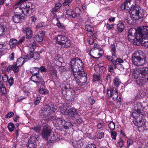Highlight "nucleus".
Returning a JSON list of instances; mask_svg holds the SVG:
<instances>
[{"label": "nucleus", "mask_w": 148, "mask_h": 148, "mask_svg": "<svg viewBox=\"0 0 148 148\" xmlns=\"http://www.w3.org/2000/svg\"><path fill=\"white\" fill-rule=\"evenodd\" d=\"M34 68L35 69L37 70V72H35L34 71L33 72V73H34V74L31 77L30 79L38 85V82H37V74H38L39 73V67H34Z\"/></svg>", "instance_id": "6ab92c4d"}, {"label": "nucleus", "mask_w": 148, "mask_h": 148, "mask_svg": "<svg viewBox=\"0 0 148 148\" xmlns=\"http://www.w3.org/2000/svg\"><path fill=\"white\" fill-rule=\"evenodd\" d=\"M132 58L133 63L136 66H143L145 63V54L140 50H137L134 53Z\"/></svg>", "instance_id": "f03ea898"}, {"label": "nucleus", "mask_w": 148, "mask_h": 148, "mask_svg": "<svg viewBox=\"0 0 148 148\" xmlns=\"http://www.w3.org/2000/svg\"><path fill=\"white\" fill-rule=\"evenodd\" d=\"M35 6H33V7L30 8H25L23 10L21 8H18L17 9L22 12L23 14L25 16H29L32 14L34 10Z\"/></svg>", "instance_id": "ddd939ff"}, {"label": "nucleus", "mask_w": 148, "mask_h": 148, "mask_svg": "<svg viewBox=\"0 0 148 148\" xmlns=\"http://www.w3.org/2000/svg\"><path fill=\"white\" fill-rule=\"evenodd\" d=\"M27 59H26V57L25 58L21 57L17 60L16 64V65H17L18 66H20L26 61V60H25V59L27 60Z\"/></svg>", "instance_id": "393cba45"}, {"label": "nucleus", "mask_w": 148, "mask_h": 148, "mask_svg": "<svg viewBox=\"0 0 148 148\" xmlns=\"http://www.w3.org/2000/svg\"><path fill=\"white\" fill-rule=\"evenodd\" d=\"M135 2V0H126L125 2L126 3L125 4L127 7L126 10L129 11L136 4Z\"/></svg>", "instance_id": "f3484780"}, {"label": "nucleus", "mask_w": 148, "mask_h": 148, "mask_svg": "<svg viewBox=\"0 0 148 148\" xmlns=\"http://www.w3.org/2000/svg\"><path fill=\"white\" fill-rule=\"evenodd\" d=\"M12 70L15 73H16L18 72L19 71V66H18L16 64H13L12 65Z\"/></svg>", "instance_id": "ea45409f"}, {"label": "nucleus", "mask_w": 148, "mask_h": 148, "mask_svg": "<svg viewBox=\"0 0 148 148\" xmlns=\"http://www.w3.org/2000/svg\"><path fill=\"white\" fill-rule=\"evenodd\" d=\"M41 98L40 97H37L34 102V104L36 105H37L40 102Z\"/></svg>", "instance_id": "864d4df0"}, {"label": "nucleus", "mask_w": 148, "mask_h": 148, "mask_svg": "<svg viewBox=\"0 0 148 148\" xmlns=\"http://www.w3.org/2000/svg\"><path fill=\"white\" fill-rule=\"evenodd\" d=\"M104 134V133L103 132H98L97 134V137L98 138L101 139L103 138Z\"/></svg>", "instance_id": "49530a36"}, {"label": "nucleus", "mask_w": 148, "mask_h": 148, "mask_svg": "<svg viewBox=\"0 0 148 148\" xmlns=\"http://www.w3.org/2000/svg\"><path fill=\"white\" fill-rule=\"evenodd\" d=\"M124 29V25L123 23H119L117 25V29L119 32H121L123 31Z\"/></svg>", "instance_id": "c85d7f7f"}, {"label": "nucleus", "mask_w": 148, "mask_h": 148, "mask_svg": "<svg viewBox=\"0 0 148 148\" xmlns=\"http://www.w3.org/2000/svg\"><path fill=\"white\" fill-rule=\"evenodd\" d=\"M127 143V148H128L129 146L131 145H132L133 143V141L131 139L128 138Z\"/></svg>", "instance_id": "13d9d810"}, {"label": "nucleus", "mask_w": 148, "mask_h": 148, "mask_svg": "<svg viewBox=\"0 0 148 148\" xmlns=\"http://www.w3.org/2000/svg\"><path fill=\"white\" fill-rule=\"evenodd\" d=\"M57 43L62 47L67 48L70 46V41L64 36H58L56 38Z\"/></svg>", "instance_id": "1a4fd4ad"}, {"label": "nucleus", "mask_w": 148, "mask_h": 148, "mask_svg": "<svg viewBox=\"0 0 148 148\" xmlns=\"http://www.w3.org/2000/svg\"><path fill=\"white\" fill-rule=\"evenodd\" d=\"M44 27V25L41 23H39L37 24L36 26V29H38L40 27Z\"/></svg>", "instance_id": "0e129e2a"}, {"label": "nucleus", "mask_w": 148, "mask_h": 148, "mask_svg": "<svg viewBox=\"0 0 148 148\" xmlns=\"http://www.w3.org/2000/svg\"><path fill=\"white\" fill-rule=\"evenodd\" d=\"M79 112V110H78L72 108L68 110V114L70 116L72 117H75L77 116H79L78 114Z\"/></svg>", "instance_id": "dca6fc26"}, {"label": "nucleus", "mask_w": 148, "mask_h": 148, "mask_svg": "<svg viewBox=\"0 0 148 148\" xmlns=\"http://www.w3.org/2000/svg\"><path fill=\"white\" fill-rule=\"evenodd\" d=\"M124 144V142L123 139L121 138H120L119 140L117 143L116 145L117 146L121 148L123 146Z\"/></svg>", "instance_id": "c9c22d12"}, {"label": "nucleus", "mask_w": 148, "mask_h": 148, "mask_svg": "<svg viewBox=\"0 0 148 148\" xmlns=\"http://www.w3.org/2000/svg\"><path fill=\"white\" fill-rule=\"evenodd\" d=\"M111 137L114 140L116 139L117 133L113 131H111Z\"/></svg>", "instance_id": "8fccbe9b"}, {"label": "nucleus", "mask_w": 148, "mask_h": 148, "mask_svg": "<svg viewBox=\"0 0 148 148\" xmlns=\"http://www.w3.org/2000/svg\"><path fill=\"white\" fill-rule=\"evenodd\" d=\"M26 8H30L33 7V6H34L33 4L31 3L27 2L26 3Z\"/></svg>", "instance_id": "09e8293b"}, {"label": "nucleus", "mask_w": 148, "mask_h": 148, "mask_svg": "<svg viewBox=\"0 0 148 148\" xmlns=\"http://www.w3.org/2000/svg\"><path fill=\"white\" fill-rule=\"evenodd\" d=\"M144 71L146 73H148V69L145 68H140L138 71H134L133 74L134 78L136 79L137 84L140 86H143L145 83V80L144 79L145 77Z\"/></svg>", "instance_id": "39448f33"}, {"label": "nucleus", "mask_w": 148, "mask_h": 148, "mask_svg": "<svg viewBox=\"0 0 148 148\" xmlns=\"http://www.w3.org/2000/svg\"><path fill=\"white\" fill-rule=\"evenodd\" d=\"M85 148H96V147L94 144H88L87 147Z\"/></svg>", "instance_id": "774afa93"}, {"label": "nucleus", "mask_w": 148, "mask_h": 148, "mask_svg": "<svg viewBox=\"0 0 148 148\" xmlns=\"http://www.w3.org/2000/svg\"><path fill=\"white\" fill-rule=\"evenodd\" d=\"M2 79L4 82H6L8 80V77L7 75H4L2 77Z\"/></svg>", "instance_id": "680f3d73"}, {"label": "nucleus", "mask_w": 148, "mask_h": 148, "mask_svg": "<svg viewBox=\"0 0 148 148\" xmlns=\"http://www.w3.org/2000/svg\"><path fill=\"white\" fill-rule=\"evenodd\" d=\"M38 137L37 136L35 135V134H32L31 136V141L30 142L36 143V141L37 140Z\"/></svg>", "instance_id": "58836bf2"}, {"label": "nucleus", "mask_w": 148, "mask_h": 148, "mask_svg": "<svg viewBox=\"0 0 148 148\" xmlns=\"http://www.w3.org/2000/svg\"><path fill=\"white\" fill-rule=\"evenodd\" d=\"M46 90L44 89L43 88H40L39 90V92L42 94H46Z\"/></svg>", "instance_id": "052dcab7"}, {"label": "nucleus", "mask_w": 148, "mask_h": 148, "mask_svg": "<svg viewBox=\"0 0 148 148\" xmlns=\"http://www.w3.org/2000/svg\"><path fill=\"white\" fill-rule=\"evenodd\" d=\"M23 32L26 33V36L28 39L31 38L33 36V32L31 28L28 27H23L22 29Z\"/></svg>", "instance_id": "2eb2a0df"}, {"label": "nucleus", "mask_w": 148, "mask_h": 148, "mask_svg": "<svg viewBox=\"0 0 148 148\" xmlns=\"http://www.w3.org/2000/svg\"><path fill=\"white\" fill-rule=\"evenodd\" d=\"M73 13L72 10L71 9H68L66 11V13L69 16H71L72 17H74L75 16H73Z\"/></svg>", "instance_id": "c03bdc74"}, {"label": "nucleus", "mask_w": 148, "mask_h": 148, "mask_svg": "<svg viewBox=\"0 0 148 148\" xmlns=\"http://www.w3.org/2000/svg\"><path fill=\"white\" fill-rule=\"evenodd\" d=\"M134 122V124L136 126H138V128L143 127L145 124L144 120H138L137 119H136Z\"/></svg>", "instance_id": "4be33fe9"}, {"label": "nucleus", "mask_w": 148, "mask_h": 148, "mask_svg": "<svg viewBox=\"0 0 148 148\" xmlns=\"http://www.w3.org/2000/svg\"><path fill=\"white\" fill-rule=\"evenodd\" d=\"M50 119H53V123L54 125L57 129L58 130L63 128V122H65V121L60 118H58L57 117L52 116L49 118Z\"/></svg>", "instance_id": "9d476101"}, {"label": "nucleus", "mask_w": 148, "mask_h": 148, "mask_svg": "<svg viewBox=\"0 0 148 148\" xmlns=\"http://www.w3.org/2000/svg\"><path fill=\"white\" fill-rule=\"evenodd\" d=\"M9 58L10 60H14V53L12 52L10 54L9 57Z\"/></svg>", "instance_id": "69168bd1"}, {"label": "nucleus", "mask_w": 148, "mask_h": 148, "mask_svg": "<svg viewBox=\"0 0 148 148\" xmlns=\"http://www.w3.org/2000/svg\"><path fill=\"white\" fill-rule=\"evenodd\" d=\"M134 20H135L134 18L132 17L130 15V16L125 19L124 21L125 22H127L129 24L131 25L133 23Z\"/></svg>", "instance_id": "7c9ffc66"}, {"label": "nucleus", "mask_w": 148, "mask_h": 148, "mask_svg": "<svg viewBox=\"0 0 148 148\" xmlns=\"http://www.w3.org/2000/svg\"><path fill=\"white\" fill-rule=\"evenodd\" d=\"M123 61L120 58H117L116 60L115 64H113L117 69L121 70L123 68V65L121 63H123Z\"/></svg>", "instance_id": "aec40b11"}, {"label": "nucleus", "mask_w": 148, "mask_h": 148, "mask_svg": "<svg viewBox=\"0 0 148 148\" xmlns=\"http://www.w3.org/2000/svg\"><path fill=\"white\" fill-rule=\"evenodd\" d=\"M62 93L67 95L70 96L74 92L73 89L71 88L70 85L69 84L62 85Z\"/></svg>", "instance_id": "f8f14e48"}, {"label": "nucleus", "mask_w": 148, "mask_h": 148, "mask_svg": "<svg viewBox=\"0 0 148 148\" xmlns=\"http://www.w3.org/2000/svg\"><path fill=\"white\" fill-rule=\"evenodd\" d=\"M142 108V106L140 103H136L134 108V110L139 115H142L141 113V110ZM138 115V114H137Z\"/></svg>", "instance_id": "b1692460"}, {"label": "nucleus", "mask_w": 148, "mask_h": 148, "mask_svg": "<svg viewBox=\"0 0 148 148\" xmlns=\"http://www.w3.org/2000/svg\"><path fill=\"white\" fill-rule=\"evenodd\" d=\"M70 66L73 75L81 73L83 70V63L82 61L78 58L73 59L70 62Z\"/></svg>", "instance_id": "20e7f679"}, {"label": "nucleus", "mask_w": 148, "mask_h": 148, "mask_svg": "<svg viewBox=\"0 0 148 148\" xmlns=\"http://www.w3.org/2000/svg\"><path fill=\"white\" fill-rule=\"evenodd\" d=\"M108 127L111 130H113L115 128L114 123L112 122H111L108 125Z\"/></svg>", "instance_id": "a18cd8bd"}, {"label": "nucleus", "mask_w": 148, "mask_h": 148, "mask_svg": "<svg viewBox=\"0 0 148 148\" xmlns=\"http://www.w3.org/2000/svg\"><path fill=\"white\" fill-rule=\"evenodd\" d=\"M16 13H18V14H15L13 16L12 19L14 23H18L21 21L22 19H24V17L23 16H21V14L20 12H16Z\"/></svg>", "instance_id": "4468645a"}, {"label": "nucleus", "mask_w": 148, "mask_h": 148, "mask_svg": "<svg viewBox=\"0 0 148 148\" xmlns=\"http://www.w3.org/2000/svg\"><path fill=\"white\" fill-rule=\"evenodd\" d=\"M37 82H38V86H39L40 85L43 84L44 83V82L43 81L42 77L38 74H37Z\"/></svg>", "instance_id": "c756f323"}, {"label": "nucleus", "mask_w": 148, "mask_h": 148, "mask_svg": "<svg viewBox=\"0 0 148 148\" xmlns=\"http://www.w3.org/2000/svg\"><path fill=\"white\" fill-rule=\"evenodd\" d=\"M39 70H40L41 72H46L47 71V69L44 66H41L40 68H39Z\"/></svg>", "instance_id": "338daca9"}, {"label": "nucleus", "mask_w": 148, "mask_h": 148, "mask_svg": "<svg viewBox=\"0 0 148 148\" xmlns=\"http://www.w3.org/2000/svg\"><path fill=\"white\" fill-rule=\"evenodd\" d=\"M31 42V44L28 46V50L30 52L29 54H33V52L36 48L35 43H33L32 42Z\"/></svg>", "instance_id": "a878e982"}, {"label": "nucleus", "mask_w": 148, "mask_h": 148, "mask_svg": "<svg viewBox=\"0 0 148 148\" xmlns=\"http://www.w3.org/2000/svg\"><path fill=\"white\" fill-rule=\"evenodd\" d=\"M114 85L117 87H118L120 84V81L119 79L117 78H115L114 81Z\"/></svg>", "instance_id": "37998d69"}, {"label": "nucleus", "mask_w": 148, "mask_h": 148, "mask_svg": "<svg viewBox=\"0 0 148 148\" xmlns=\"http://www.w3.org/2000/svg\"><path fill=\"white\" fill-rule=\"evenodd\" d=\"M57 108V107L53 104L46 105L40 110V116L42 118H46L48 115L55 112Z\"/></svg>", "instance_id": "423d86ee"}, {"label": "nucleus", "mask_w": 148, "mask_h": 148, "mask_svg": "<svg viewBox=\"0 0 148 148\" xmlns=\"http://www.w3.org/2000/svg\"><path fill=\"white\" fill-rule=\"evenodd\" d=\"M25 37L23 36L21 38L19 39V40L18 41V44L20 45L23 42L25 41Z\"/></svg>", "instance_id": "603ef678"}, {"label": "nucleus", "mask_w": 148, "mask_h": 148, "mask_svg": "<svg viewBox=\"0 0 148 148\" xmlns=\"http://www.w3.org/2000/svg\"><path fill=\"white\" fill-rule=\"evenodd\" d=\"M10 48H13L17 44H18V41L15 39L12 38L10 39L9 42Z\"/></svg>", "instance_id": "bb28decb"}, {"label": "nucleus", "mask_w": 148, "mask_h": 148, "mask_svg": "<svg viewBox=\"0 0 148 148\" xmlns=\"http://www.w3.org/2000/svg\"><path fill=\"white\" fill-rule=\"evenodd\" d=\"M131 16L134 18L135 20H138L143 17L144 12L138 7H134L128 11Z\"/></svg>", "instance_id": "0eeeda50"}, {"label": "nucleus", "mask_w": 148, "mask_h": 148, "mask_svg": "<svg viewBox=\"0 0 148 148\" xmlns=\"http://www.w3.org/2000/svg\"><path fill=\"white\" fill-rule=\"evenodd\" d=\"M14 115V113L11 112L7 113L6 116L7 118H9L12 117Z\"/></svg>", "instance_id": "bf43d9fd"}, {"label": "nucleus", "mask_w": 148, "mask_h": 148, "mask_svg": "<svg viewBox=\"0 0 148 148\" xmlns=\"http://www.w3.org/2000/svg\"><path fill=\"white\" fill-rule=\"evenodd\" d=\"M0 91L3 94H5L6 92V89L3 86V82H0Z\"/></svg>", "instance_id": "72a5a7b5"}, {"label": "nucleus", "mask_w": 148, "mask_h": 148, "mask_svg": "<svg viewBox=\"0 0 148 148\" xmlns=\"http://www.w3.org/2000/svg\"><path fill=\"white\" fill-rule=\"evenodd\" d=\"M52 129L48 124L43 126L42 135L43 138L49 141L50 143H54L57 141L58 137L52 131Z\"/></svg>", "instance_id": "7ed1b4c3"}, {"label": "nucleus", "mask_w": 148, "mask_h": 148, "mask_svg": "<svg viewBox=\"0 0 148 148\" xmlns=\"http://www.w3.org/2000/svg\"><path fill=\"white\" fill-rule=\"evenodd\" d=\"M73 0H65L63 3L64 6H66L67 5H69V3H71Z\"/></svg>", "instance_id": "5fc2aeb1"}, {"label": "nucleus", "mask_w": 148, "mask_h": 148, "mask_svg": "<svg viewBox=\"0 0 148 148\" xmlns=\"http://www.w3.org/2000/svg\"><path fill=\"white\" fill-rule=\"evenodd\" d=\"M85 29L87 32H93L94 29L90 25H87L85 26Z\"/></svg>", "instance_id": "f704fd0d"}, {"label": "nucleus", "mask_w": 148, "mask_h": 148, "mask_svg": "<svg viewBox=\"0 0 148 148\" xmlns=\"http://www.w3.org/2000/svg\"><path fill=\"white\" fill-rule=\"evenodd\" d=\"M32 58L35 60H38L40 58V54L37 53H35L33 54H29L26 56V59H28V60Z\"/></svg>", "instance_id": "412c9836"}, {"label": "nucleus", "mask_w": 148, "mask_h": 148, "mask_svg": "<svg viewBox=\"0 0 148 148\" xmlns=\"http://www.w3.org/2000/svg\"><path fill=\"white\" fill-rule=\"evenodd\" d=\"M128 34V40L130 42L133 41L135 39L140 41L147 38L148 37V27L141 26L137 27V29L135 28H130Z\"/></svg>", "instance_id": "f257e3e1"}, {"label": "nucleus", "mask_w": 148, "mask_h": 148, "mask_svg": "<svg viewBox=\"0 0 148 148\" xmlns=\"http://www.w3.org/2000/svg\"><path fill=\"white\" fill-rule=\"evenodd\" d=\"M71 125V123L65 121V122H63V128H65V129H67L69 128V127Z\"/></svg>", "instance_id": "a19ab883"}, {"label": "nucleus", "mask_w": 148, "mask_h": 148, "mask_svg": "<svg viewBox=\"0 0 148 148\" xmlns=\"http://www.w3.org/2000/svg\"><path fill=\"white\" fill-rule=\"evenodd\" d=\"M62 4L60 3H57L55 5L54 8L55 10H58L62 6Z\"/></svg>", "instance_id": "3c124183"}, {"label": "nucleus", "mask_w": 148, "mask_h": 148, "mask_svg": "<svg viewBox=\"0 0 148 148\" xmlns=\"http://www.w3.org/2000/svg\"><path fill=\"white\" fill-rule=\"evenodd\" d=\"M75 80L77 84L80 86H83L85 84L87 80L86 74L84 71H81V73L74 75Z\"/></svg>", "instance_id": "6e6552de"}, {"label": "nucleus", "mask_w": 148, "mask_h": 148, "mask_svg": "<svg viewBox=\"0 0 148 148\" xmlns=\"http://www.w3.org/2000/svg\"><path fill=\"white\" fill-rule=\"evenodd\" d=\"M148 38V37L147 38H144L140 40V42H141L143 45L147 48H148V40H147Z\"/></svg>", "instance_id": "473e14b6"}, {"label": "nucleus", "mask_w": 148, "mask_h": 148, "mask_svg": "<svg viewBox=\"0 0 148 148\" xmlns=\"http://www.w3.org/2000/svg\"><path fill=\"white\" fill-rule=\"evenodd\" d=\"M93 77L95 80L99 81L100 79V77L99 75H93Z\"/></svg>", "instance_id": "e2e57ef3"}, {"label": "nucleus", "mask_w": 148, "mask_h": 148, "mask_svg": "<svg viewBox=\"0 0 148 148\" xmlns=\"http://www.w3.org/2000/svg\"><path fill=\"white\" fill-rule=\"evenodd\" d=\"M27 148H35L36 147V143L29 142L27 145Z\"/></svg>", "instance_id": "e433bc0d"}, {"label": "nucleus", "mask_w": 148, "mask_h": 148, "mask_svg": "<svg viewBox=\"0 0 148 148\" xmlns=\"http://www.w3.org/2000/svg\"><path fill=\"white\" fill-rule=\"evenodd\" d=\"M106 25L107 29L108 30L111 29L113 27V25L112 24H110L109 23H107Z\"/></svg>", "instance_id": "de8ad7c7"}, {"label": "nucleus", "mask_w": 148, "mask_h": 148, "mask_svg": "<svg viewBox=\"0 0 148 148\" xmlns=\"http://www.w3.org/2000/svg\"><path fill=\"white\" fill-rule=\"evenodd\" d=\"M107 91L108 97L111 98L113 101L116 100L118 97V90L116 88L107 89Z\"/></svg>", "instance_id": "9b49d317"}, {"label": "nucleus", "mask_w": 148, "mask_h": 148, "mask_svg": "<svg viewBox=\"0 0 148 148\" xmlns=\"http://www.w3.org/2000/svg\"><path fill=\"white\" fill-rule=\"evenodd\" d=\"M57 71L53 68L51 71V74L53 79H56L57 77Z\"/></svg>", "instance_id": "2f4dec72"}, {"label": "nucleus", "mask_w": 148, "mask_h": 148, "mask_svg": "<svg viewBox=\"0 0 148 148\" xmlns=\"http://www.w3.org/2000/svg\"><path fill=\"white\" fill-rule=\"evenodd\" d=\"M43 38L41 36L36 35L33 38V40L31 42L33 43H35L36 45V43L41 42L42 41Z\"/></svg>", "instance_id": "5701e85b"}, {"label": "nucleus", "mask_w": 148, "mask_h": 148, "mask_svg": "<svg viewBox=\"0 0 148 148\" xmlns=\"http://www.w3.org/2000/svg\"><path fill=\"white\" fill-rule=\"evenodd\" d=\"M106 58L108 60L111 61L113 65L115 64V63L116 62V60H115L113 57L107 55L106 56Z\"/></svg>", "instance_id": "4c0bfd02"}, {"label": "nucleus", "mask_w": 148, "mask_h": 148, "mask_svg": "<svg viewBox=\"0 0 148 148\" xmlns=\"http://www.w3.org/2000/svg\"><path fill=\"white\" fill-rule=\"evenodd\" d=\"M100 51H101V52L100 53L99 52L98 53V54L99 55V56L98 57L93 56V58H99L100 57L102 56V54H103V50L101 49H100Z\"/></svg>", "instance_id": "6e6d98bb"}, {"label": "nucleus", "mask_w": 148, "mask_h": 148, "mask_svg": "<svg viewBox=\"0 0 148 148\" xmlns=\"http://www.w3.org/2000/svg\"><path fill=\"white\" fill-rule=\"evenodd\" d=\"M8 128L10 132H12L14 129V125L11 123H10L8 126Z\"/></svg>", "instance_id": "79ce46f5"}, {"label": "nucleus", "mask_w": 148, "mask_h": 148, "mask_svg": "<svg viewBox=\"0 0 148 148\" xmlns=\"http://www.w3.org/2000/svg\"><path fill=\"white\" fill-rule=\"evenodd\" d=\"M8 81L10 86H11L13 84L14 80L12 77H11L9 79H8Z\"/></svg>", "instance_id": "4d7b16f0"}, {"label": "nucleus", "mask_w": 148, "mask_h": 148, "mask_svg": "<svg viewBox=\"0 0 148 148\" xmlns=\"http://www.w3.org/2000/svg\"><path fill=\"white\" fill-rule=\"evenodd\" d=\"M110 51L111 53V55L113 56H115L116 54V49L115 46L113 44H112L109 47Z\"/></svg>", "instance_id": "cd10ccee"}, {"label": "nucleus", "mask_w": 148, "mask_h": 148, "mask_svg": "<svg viewBox=\"0 0 148 148\" xmlns=\"http://www.w3.org/2000/svg\"><path fill=\"white\" fill-rule=\"evenodd\" d=\"M95 70L99 74L103 73L106 71V68L104 66H101V64L95 66Z\"/></svg>", "instance_id": "a211bd4d"}]
</instances>
